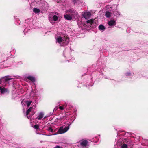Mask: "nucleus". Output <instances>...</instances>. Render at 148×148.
<instances>
[{
	"label": "nucleus",
	"mask_w": 148,
	"mask_h": 148,
	"mask_svg": "<svg viewBox=\"0 0 148 148\" xmlns=\"http://www.w3.org/2000/svg\"><path fill=\"white\" fill-rule=\"evenodd\" d=\"M56 43L59 44L60 46H64L67 44L69 42V38L65 34L62 33L56 36Z\"/></svg>",
	"instance_id": "obj_1"
},
{
	"label": "nucleus",
	"mask_w": 148,
	"mask_h": 148,
	"mask_svg": "<svg viewBox=\"0 0 148 148\" xmlns=\"http://www.w3.org/2000/svg\"><path fill=\"white\" fill-rule=\"evenodd\" d=\"M71 124V123H68L66 126L63 125L60 127L56 134H62L67 132L69 129L70 126Z\"/></svg>",
	"instance_id": "obj_2"
},
{
	"label": "nucleus",
	"mask_w": 148,
	"mask_h": 148,
	"mask_svg": "<svg viewBox=\"0 0 148 148\" xmlns=\"http://www.w3.org/2000/svg\"><path fill=\"white\" fill-rule=\"evenodd\" d=\"M35 106L33 105L32 106L30 107L26 112V115H27V117L28 119L30 118V116H28V114H29V113L30 112H32L31 115L32 116L34 115L35 113V112L34 111V110L35 108Z\"/></svg>",
	"instance_id": "obj_3"
},
{
	"label": "nucleus",
	"mask_w": 148,
	"mask_h": 148,
	"mask_svg": "<svg viewBox=\"0 0 148 148\" xmlns=\"http://www.w3.org/2000/svg\"><path fill=\"white\" fill-rule=\"evenodd\" d=\"M68 12L69 13L72 18H75L78 17L77 12L73 9H69L67 10Z\"/></svg>",
	"instance_id": "obj_4"
},
{
	"label": "nucleus",
	"mask_w": 148,
	"mask_h": 148,
	"mask_svg": "<svg viewBox=\"0 0 148 148\" xmlns=\"http://www.w3.org/2000/svg\"><path fill=\"white\" fill-rule=\"evenodd\" d=\"M58 17L56 15H54L52 16L49 17V20L50 22L52 24L55 23V22L58 20Z\"/></svg>",
	"instance_id": "obj_5"
},
{
	"label": "nucleus",
	"mask_w": 148,
	"mask_h": 148,
	"mask_svg": "<svg viewBox=\"0 0 148 148\" xmlns=\"http://www.w3.org/2000/svg\"><path fill=\"white\" fill-rule=\"evenodd\" d=\"M73 2L75 5L84 6L85 5L84 3L83 0H73Z\"/></svg>",
	"instance_id": "obj_6"
},
{
	"label": "nucleus",
	"mask_w": 148,
	"mask_h": 148,
	"mask_svg": "<svg viewBox=\"0 0 148 148\" xmlns=\"http://www.w3.org/2000/svg\"><path fill=\"white\" fill-rule=\"evenodd\" d=\"M79 143L82 147H84L88 146V142L86 140L82 139L80 140Z\"/></svg>",
	"instance_id": "obj_7"
},
{
	"label": "nucleus",
	"mask_w": 148,
	"mask_h": 148,
	"mask_svg": "<svg viewBox=\"0 0 148 148\" xmlns=\"http://www.w3.org/2000/svg\"><path fill=\"white\" fill-rule=\"evenodd\" d=\"M83 16L86 19L89 18L91 16V14L90 12H86L82 14Z\"/></svg>",
	"instance_id": "obj_8"
},
{
	"label": "nucleus",
	"mask_w": 148,
	"mask_h": 148,
	"mask_svg": "<svg viewBox=\"0 0 148 148\" xmlns=\"http://www.w3.org/2000/svg\"><path fill=\"white\" fill-rule=\"evenodd\" d=\"M108 24L109 26H114L116 25V22L115 20L112 19L108 21Z\"/></svg>",
	"instance_id": "obj_9"
},
{
	"label": "nucleus",
	"mask_w": 148,
	"mask_h": 148,
	"mask_svg": "<svg viewBox=\"0 0 148 148\" xmlns=\"http://www.w3.org/2000/svg\"><path fill=\"white\" fill-rule=\"evenodd\" d=\"M64 17L66 19L71 20L72 18V17L70 15L69 13L68 12L67 10L66 13V14L64 15Z\"/></svg>",
	"instance_id": "obj_10"
},
{
	"label": "nucleus",
	"mask_w": 148,
	"mask_h": 148,
	"mask_svg": "<svg viewBox=\"0 0 148 148\" xmlns=\"http://www.w3.org/2000/svg\"><path fill=\"white\" fill-rule=\"evenodd\" d=\"M44 113L43 112H41L39 113L38 116L36 118V119L37 120H41V119L44 116Z\"/></svg>",
	"instance_id": "obj_11"
},
{
	"label": "nucleus",
	"mask_w": 148,
	"mask_h": 148,
	"mask_svg": "<svg viewBox=\"0 0 148 148\" xmlns=\"http://www.w3.org/2000/svg\"><path fill=\"white\" fill-rule=\"evenodd\" d=\"M27 78L34 83L35 81V77L29 75L27 76Z\"/></svg>",
	"instance_id": "obj_12"
},
{
	"label": "nucleus",
	"mask_w": 148,
	"mask_h": 148,
	"mask_svg": "<svg viewBox=\"0 0 148 148\" xmlns=\"http://www.w3.org/2000/svg\"><path fill=\"white\" fill-rule=\"evenodd\" d=\"M24 102L25 103V104L26 105L27 107H28L32 103V101L31 100H27L25 101Z\"/></svg>",
	"instance_id": "obj_13"
},
{
	"label": "nucleus",
	"mask_w": 148,
	"mask_h": 148,
	"mask_svg": "<svg viewBox=\"0 0 148 148\" xmlns=\"http://www.w3.org/2000/svg\"><path fill=\"white\" fill-rule=\"evenodd\" d=\"M0 91L2 94H3L7 92V90L4 88H1V87L0 86Z\"/></svg>",
	"instance_id": "obj_14"
},
{
	"label": "nucleus",
	"mask_w": 148,
	"mask_h": 148,
	"mask_svg": "<svg viewBox=\"0 0 148 148\" xmlns=\"http://www.w3.org/2000/svg\"><path fill=\"white\" fill-rule=\"evenodd\" d=\"M99 30L103 32L104 31L105 29L104 26L101 24L99 26Z\"/></svg>",
	"instance_id": "obj_15"
},
{
	"label": "nucleus",
	"mask_w": 148,
	"mask_h": 148,
	"mask_svg": "<svg viewBox=\"0 0 148 148\" xmlns=\"http://www.w3.org/2000/svg\"><path fill=\"white\" fill-rule=\"evenodd\" d=\"M33 11L35 13H38L40 12V10L38 9H37L36 8H34L33 10Z\"/></svg>",
	"instance_id": "obj_16"
},
{
	"label": "nucleus",
	"mask_w": 148,
	"mask_h": 148,
	"mask_svg": "<svg viewBox=\"0 0 148 148\" xmlns=\"http://www.w3.org/2000/svg\"><path fill=\"white\" fill-rule=\"evenodd\" d=\"M111 15V13L110 12L108 11H106V13L105 16L108 18L110 17Z\"/></svg>",
	"instance_id": "obj_17"
},
{
	"label": "nucleus",
	"mask_w": 148,
	"mask_h": 148,
	"mask_svg": "<svg viewBox=\"0 0 148 148\" xmlns=\"http://www.w3.org/2000/svg\"><path fill=\"white\" fill-rule=\"evenodd\" d=\"M66 104H65L62 106H60L59 107V108L61 110H63L65 109V108L66 107Z\"/></svg>",
	"instance_id": "obj_18"
},
{
	"label": "nucleus",
	"mask_w": 148,
	"mask_h": 148,
	"mask_svg": "<svg viewBox=\"0 0 148 148\" xmlns=\"http://www.w3.org/2000/svg\"><path fill=\"white\" fill-rule=\"evenodd\" d=\"M47 130L49 132H54L53 131V130L52 128V127H49L47 129Z\"/></svg>",
	"instance_id": "obj_19"
},
{
	"label": "nucleus",
	"mask_w": 148,
	"mask_h": 148,
	"mask_svg": "<svg viewBox=\"0 0 148 148\" xmlns=\"http://www.w3.org/2000/svg\"><path fill=\"white\" fill-rule=\"evenodd\" d=\"M4 80L5 82H7L8 80L12 79L9 77H5L4 78Z\"/></svg>",
	"instance_id": "obj_20"
},
{
	"label": "nucleus",
	"mask_w": 148,
	"mask_h": 148,
	"mask_svg": "<svg viewBox=\"0 0 148 148\" xmlns=\"http://www.w3.org/2000/svg\"><path fill=\"white\" fill-rule=\"evenodd\" d=\"M86 22L87 23H89L90 25H92L93 22V20L92 19L89 20L87 21Z\"/></svg>",
	"instance_id": "obj_21"
},
{
	"label": "nucleus",
	"mask_w": 148,
	"mask_h": 148,
	"mask_svg": "<svg viewBox=\"0 0 148 148\" xmlns=\"http://www.w3.org/2000/svg\"><path fill=\"white\" fill-rule=\"evenodd\" d=\"M60 119L62 121H64L65 119L67 120L66 116H62L60 117Z\"/></svg>",
	"instance_id": "obj_22"
},
{
	"label": "nucleus",
	"mask_w": 148,
	"mask_h": 148,
	"mask_svg": "<svg viewBox=\"0 0 148 148\" xmlns=\"http://www.w3.org/2000/svg\"><path fill=\"white\" fill-rule=\"evenodd\" d=\"M121 147L122 148H127V144H124L122 145Z\"/></svg>",
	"instance_id": "obj_23"
},
{
	"label": "nucleus",
	"mask_w": 148,
	"mask_h": 148,
	"mask_svg": "<svg viewBox=\"0 0 148 148\" xmlns=\"http://www.w3.org/2000/svg\"><path fill=\"white\" fill-rule=\"evenodd\" d=\"M34 127L35 129L37 130L39 128V125H35Z\"/></svg>",
	"instance_id": "obj_24"
},
{
	"label": "nucleus",
	"mask_w": 148,
	"mask_h": 148,
	"mask_svg": "<svg viewBox=\"0 0 148 148\" xmlns=\"http://www.w3.org/2000/svg\"><path fill=\"white\" fill-rule=\"evenodd\" d=\"M125 75L126 76H130L131 75V73L130 72H128L125 73Z\"/></svg>",
	"instance_id": "obj_25"
},
{
	"label": "nucleus",
	"mask_w": 148,
	"mask_h": 148,
	"mask_svg": "<svg viewBox=\"0 0 148 148\" xmlns=\"http://www.w3.org/2000/svg\"><path fill=\"white\" fill-rule=\"evenodd\" d=\"M58 107H55L54 108V109L53 110H54V111H56V110H57V109H58Z\"/></svg>",
	"instance_id": "obj_26"
},
{
	"label": "nucleus",
	"mask_w": 148,
	"mask_h": 148,
	"mask_svg": "<svg viewBox=\"0 0 148 148\" xmlns=\"http://www.w3.org/2000/svg\"><path fill=\"white\" fill-rule=\"evenodd\" d=\"M60 146H56L54 148H60Z\"/></svg>",
	"instance_id": "obj_27"
},
{
	"label": "nucleus",
	"mask_w": 148,
	"mask_h": 148,
	"mask_svg": "<svg viewBox=\"0 0 148 148\" xmlns=\"http://www.w3.org/2000/svg\"><path fill=\"white\" fill-rule=\"evenodd\" d=\"M65 51H64L63 52V54H64H64H65Z\"/></svg>",
	"instance_id": "obj_28"
},
{
	"label": "nucleus",
	"mask_w": 148,
	"mask_h": 148,
	"mask_svg": "<svg viewBox=\"0 0 148 148\" xmlns=\"http://www.w3.org/2000/svg\"><path fill=\"white\" fill-rule=\"evenodd\" d=\"M1 80H0V84H1Z\"/></svg>",
	"instance_id": "obj_29"
},
{
	"label": "nucleus",
	"mask_w": 148,
	"mask_h": 148,
	"mask_svg": "<svg viewBox=\"0 0 148 148\" xmlns=\"http://www.w3.org/2000/svg\"><path fill=\"white\" fill-rule=\"evenodd\" d=\"M23 103H23V101L22 102H21V103H22V104H23Z\"/></svg>",
	"instance_id": "obj_30"
},
{
	"label": "nucleus",
	"mask_w": 148,
	"mask_h": 148,
	"mask_svg": "<svg viewBox=\"0 0 148 148\" xmlns=\"http://www.w3.org/2000/svg\"><path fill=\"white\" fill-rule=\"evenodd\" d=\"M37 134H38V133H37Z\"/></svg>",
	"instance_id": "obj_31"
},
{
	"label": "nucleus",
	"mask_w": 148,
	"mask_h": 148,
	"mask_svg": "<svg viewBox=\"0 0 148 148\" xmlns=\"http://www.w3.org/2000/svg\"><path fill=\"white\" fill-rule=\"evenodd\" d=\"M58 13H57V15H58Z\"/></svg>",
	"instance_id": "obj_32"
},
{
	"label": "nucleus",
	"mask_w": 148,
	"mask_h": 148,
	"mask_svg": "<svg viewBox=\"0 0 148 148\" xmlns=\"http://www.w3.org/2000/svg\"><path fill=\"white\" fill-rule=\"evenodd\" d=\"M70 62H71V61H70ZM71 62H73V61H71Z\"/></svg>",
	"instance_id": "obj_33"
},
{
	"label": "nucleus",
	"mask_w": 148,
	"mask_h": 148,
	"mask_svg": "<svg viewBox=\"0 0 148 148\" xmlns=\"http://www.w3.org/2000/svg\"><path fill=\"white\" fill-rule=\"evenodd\" d=\"M45 117H44V119H45Z\"/></svg>",
	"instance_id": "obj_34"
},
{
	"label": "nucleus",
	"mask_w": 148,
	"mask_h": 148,
	"mask_svg": "<svg viewBox=\"0 0 148 148\" xmlns=\"http://www.w3.org/2000/svg\"><path fill=\"white\" fill-rule=\"evenodd\" d=\"M47 135V136H49V135Z\"/></svg>",
	"instance_id": "obj_35"
}]
</instances>
